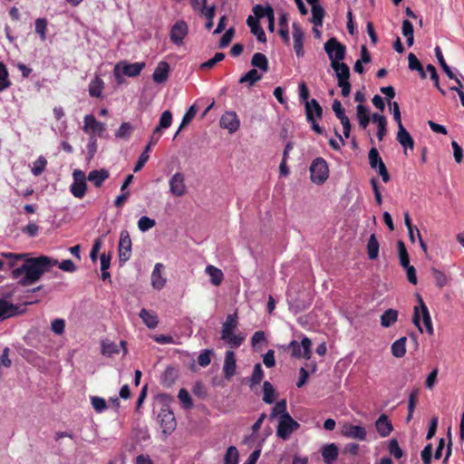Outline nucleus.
<instances>
[{
  "label": "nucleus",
  "mask_w": 464,
  "mask_h": 464,
  "mask_svg": "<svg viewBox=\"0 0 464 464\" xmlns=\"http://www.w3.org/2000/svg\"><path fill=\"white\" fill-rule=\"evenodd\" d=\"M356 114L360 127L365 130L370 122L368 108L362 104H358L356 107Z\"/></svg>",
  "instance_id": "31"
},
{
  "label": "nucleus",
  "mask_w": 464,
  "mask_h": 464,
  "mask_svg": "<svg viewBox=\"0 0 464 464\" xmlns=\"http://www.w3.org/2000/svg\"><path fill=\"white\" fill-rule=\"evenodd\" d=\"M417 298H418L419 307L420 309V313H421V316H422V320H423V324L425 325L426 331L429 334H432L433 327H432V322H431L429 309H428L427 305L425 304L422 297L420 295H417Z\"/></svg>",
  "instance_id": "23"
},
{
  "label": "nucleus",
  "mask_w": 464,
  "mask_h": 464,
  "mask_svg": "<svg viewBox=\"0 0 464 464\" xmlns=\"http://www.w3.org/2000/svg\"><path fill=\"white\" fill-rule=\"evenodd\" d=\"M178 398L185 409L189 410L193 407L192 399H191L188 392L186 389L181 388L179 391Z\"/></svg>",
  "instance_id": "53"
},
{
  "label": "nucleus",
  "mask_w": 464,
  "mask_h": 464,
  "mask_svg": "<svg viewBox=\"0 0 464 464\" xmlns=\"http://www.w3.org/2000/svg\"><path fill=\"white\" fill-rule=\"evenodd\" d=\"M304 109L306 119H308V114L314 117L316 120L322 119L323 108L315 99H312L309 102H306Z\"/></svg>",
  "instance_id": "29"
},
{
  "label": "nucleus",
  "mask_w": 464,
  "mask_h": 464,
  "mask_svg": "<svg viewBox=\"0 0 464 464\" xmlns=\"http://www.w3.org/2000/svg\"><path fill=\"white\" fill-rule=\"evenodd\" d=\"M397 246H398V252H399V257H400V265L402 267L409 266L410 257H409V254L407 252L405 244L401 240H399L397 242Z\"/></svg>",
  "instance_id": "45"
},
{
  "label": "nucleus",
  "mask_w": 464,
  "mask_h": 464,
  "mask_svg": "<svg viewBox=\"0 0 464 464\" xmlns=\"http://www.w3.org/2000/svg\"><path fill=\"white\" fill-rule=\"evenodd\" d=\"M91 401L93 409L97 412H102L107 409V403L103 398L94 396L91 398Z\"/></svg>",
  "instance_id": "62"
},
{
  "label": "nucleus",
  "mask_w": 464,
  "mask_h": 464,
  "mask_svg": "<svg viewBox=\"0 0 464 464\" xmlns=\"http://www.w3.org/2000/svg\"><path fill=\"white\" fill-rule=\"evenodd\" d=\"M178 377V371L174 367H168L161 378V383L166 386L172 385Z\"/></svg>",
  "instance_id": "43"
},
{
  "label": "nucleus",
  "mask_w": 464,
  "mask_h": 464,
  "mask_svg": "<svg viewBox=\"0 0 464 464\" xmlns=\"http://www.w3.org/2000/svg\"><path fill=\"white\" fill-rule=\"evenodd\" d=\"M73 182L70 186L71 193L77 198H82L86 193V177L81 169H75L72 173Z\"/></svg>",
  "instance_id": "6"
},
{
  "label": "nucleus",
  "mask_w": 464,
  "mask_h": 464,
  "mask_svg": "<svg viewBox=\"0 0 464 464\" xmlns=\"http://www.w3.org/2000/svg\"><path fill=\"white\" fill-rule=\"evenodd\" d=\"M47 24L46 18H38L35 20V32L39 34L42 41L46 40Z\"/></svg>",
  "instance_id": "50"
},
{
  "label": "nucleus",
  "mask_w": 464,
  "mask_h": 464,
  "mask_svg": "<svg viewBox=\"0 0 464 464\" xmlns=\"http://www.w3.org/2000/svg\"><path fill=\"white\" fill-rule=\"evenodd\" d=\"M83 123L82 130L85 133L92 132V134L101 136L105 130V124L98 121L92 114L86 115L83 119ZM90 140L93 144H95L96 138L94 135H92Z\"/></svg>",
  "instance_id": "7"
},
{
  "label": "nucleus",
  "mask_w": 464,
  "mask_h": 464,
  "mask_svg": "<svg viewBox=\"0 0 464 464\" xmlns=\"http://www.w3.org/2000/svg\"><path fill=\"white\" fill-rule=\"evenodd\" d=\"M9 73L6 66L0 62V92H3L11 86Z\"/></svg>",
  "instance_id": "44"
},
{
  "label": "nucleus",
  "mask_w": 464,
  "mask_h": 464,
  "mask_svg": "<svg viewBox=\"0 0 464 464\" xmlns=\"http://www.w3.org/2000/svg\"><path fill=\"white\" fill-rule=\"evenodd\" d=\"M432 445L427 444L420 452V457L424 464H431L432 459Z\"/></svg>",
  "instance_id": "64"
},
{
  "label": "nucleus",
  "mask_w": 464,
  "mask_h": 464,
  "mask_svg": "<svg viewBox=\"0 0 464 464\" xmlns=\"http://www.w3.org/2000/svg\"><path fill=\"white\" fill-rule=\"evenodd\" d=\"M46 166H47V160L44 156H40L34 162V167L32 168V173L35 177H38L44 171Z\"/></svg>",
  "instance_id": "52"
},
{
  "label": "nucleus",
  "mask_w": 464,
  "mask_h": 464,
  "mask_svg": "<svg viewBox=\"0 0 464 464\" xmlns=\"http://www.w3.org/2000/svg\"><path fill=\"white\" fill-rule=\"evenodd\" d=\"M285 413H288L286 410V401L283 399L276 403L270 414V418L273 419L276 416H284Z\"/></svg>",
  "instance_id": "55"
},
{
  "label": "nucleus",
  "mask_w": 464,
  "mask_h": 464,
  "mask_svg": "<svg viewBox=\"0 0 464 464\" xmlns=\"http://www.w3.org/2000/svg\"><path fill=\"white\" fill-rule=\"evenodd\" d=\"M312 341L304 336L301 343L297 341L293 340L288 344V348L291 349V354L295 358H304L305 360H309L312 356Z\"/></svg>",
  "instance_id": "3"
},
{
  "label": "nucleus",
  "mask_w": 464,
  "mask_h": 464,
  "mask_svg": "<svg viewBox=\"0 0 464 464\" xmlns=\"http://www.w3.org/2000/svg\"><path fill=\"white\" fill-rule=\"evenodd\" d=\"M238 451L235 446H229L224 457V464H237Z\"/></svg>",
  "instance_id": "49"
},
{
  "label": "nucleus",
  "mask_w": 464,
  "mask_h": 464,
  "mask_svg": "<svg viewBox=\"0 0 464 464\" xmlns=\"http://www.w3.org/2000/svg\"><path fill=\"white\" fill-rule=\"evenodd\" d=\"M246 24L250 28V32L256 36L257 40L261 43L266 42V36L265 31L260 26L259 21L254 16L249 15L246 19Z\"/></svg>",
  "instance_id": "21"
},
{
  "label": "nucleus",
  "mask_w": 464,
  "mask_h": 464,
  "mask_svg": "<svg viewBox=\"0 0 464 464\" xmlns=\"http://www.w3.org/2000/svg\"><path fill=\"white\" fill-rule=\"evenodd\" d=\"M389 452L391 455H392L397 459H399L402 457L403 451L400 448L399 443L396 439L391 440V441L389 443Z\"/></svg>",
  "instance_id": "59"
},
{
  "label": "nucleus",
  "mask_w": 464,
  "mask_h": 464,
  "mask_svg": "<svg viewBox=\"0 0 464 464\" xmlns=\"http://www.w3.org/2000/svg\"><path fill=\"white\" fill-rule=\"evenodd\" d=\"M263 401L266 403L271 404L275 401V389L269 382H265L263 384Z\"/></svg>",
  "instance_id": "48"
},
{
  "label": "nucleus",
  "mask_w": 464,
  "mask_h": 464,
  "mask_svg": "<svg viewBox=\"0 0 464 464\" xmlns=\"http://www.w3.org/2000/svg\"><path fill=\"white\" fill-rule=\"evenodd\" d=\"M140 317L142 319L143 323L150 329L155 328L159 324L157 315L145 308L140 310Z\"/></svg>",
  "instance_id": "38"
},
{
  "label": "nucleus",
  "mask_w": 464,
  "mask_h": 464,
  "mask_svg": "<svg viewBox=\"0 0 464 464\" xmlns=\"http://www.w3.org/2000/svg\"><path fill=\"white\" fill-rule=\"evenodd\" d=\"M0 256L7 259L6 266L9 269L12 271L18 266V263L22 261L24 263V260L27 256V253H11V252H0Z\"/></svg>",
  "instance_id": "19"
},
{
  "label": "nucleus",
  "mask_w": 464,
  "mask_h": 464,
  "mask_svg": "<svg viewBox=\"0 0 464 464\" xmlns=\"http://www.w3.org/2000/svg\"><path fill=\"white\" fill-rule=\"evenodd\" d=\"M221 339L227 343L233 348H238L244 341L243 336L234 334V333L228 334L227 338Z\"/></svg>",
  "instance_id": "61"
},
{
  "label": "nucleus",
  "mask_w": 464,
  "mask_h": 464,
  "mask_svg": "<svg viewBox=\"0 0 464 464\" xmlns=\"http://www.w3.org/2000/svg\"><path fill=\"white\" fill-rule=\"evenodd\" d=\"M234 34H235L234 27H230L228 30H227L219 40V44H218L219 48L227 47L232 41Z\"/></svg>",
  "instance_id": "60"
},
{
  "label": "nucleus",
  "mask_w": 464,
  "mask_h": 464,
  "mask_svg": "<svg viewBox=\"0 0 464 464\" xmlns=\"http://www.w3.org/2000/svg\"><path fill=\"white\" fill-rule=\"evenodd\" d=\"M435 56L440 65V67L442 68L443 72L446 73V75L450 78V79H455V74L454 72H452V70L450 69V67L447 64V63L445 62V59L443 57V54H442V52H441V49L440 46H436L435 48Z\"/></svg>",
  "instance_id": "40"
},
{
  "label": "nucleus",
  "mask_w": 464,
  "mask_h": 464,
  "mask_svg": "<svg viewBox=\"0 0 464 464\" xmlns=\"http://www.w3.org/2000/svg\"><path fill=\"white\" fill-rule=\"evenodd\" d=\"M118 63H121V72L129 77H136L140 75V72L145 67V63H128L126 61H121Z\"/></svg>",
  "instance_id": "16"
},
{
  "label": "nucleus",
  "mask_w": 464,
  "mask_h": 464,
  "mask_svg": "<svg viewBox=\"0 0 464 464\" xmlns=\"http://www.w3.org/2000/svg\"><path fill=\"white\" fill-rule=\"evenodd\" d=\"M331 67L336 73L338 82L349 81L350 69L346 63L341 62L335 63L334 61H333V63H331Z\"/></svg>",
  "instance_id": "26"
},
{
  "label": "nucleus",
  "mask_w": 464,
  "mask_h": 464,
  "mask_svg": "<svg viewBox=\"0 0 464 464\" xmlns=\"http://www.w3.org/2000/svg\"><path fill=\"white\" fill-rule=\"evenodd\" d=\"M169 65L167 62H160L154 70L152 79L157 83H161L168 79Z\"/></svg>",
  "instance_id": "25"
},
{
  "label": "nucleus",
  "mask_w": 464,
  "mask_h": 464,
  "mask_svg": "<svg viewBox=\"0 0 464 464\" xmlns=\"http://www.w3.org/2000/svg\"><path fill=\"white\" fill-rule=\"evenodd\" d=\"M198 111V109L195 105H191L189 107V109L186 111V113L184 114L183 118H182V121H181V123L179 127V130H177V132L175 133L174 135V138L175 139L178 134L179 133V131L187 125H188L192 120L194 119V117L196 116V113Z\"/></svg>",
  "instance_id": "41"
},
{
  "label": "nucleus",
  "mask_w": 464,
  "mask_h": 464,
  "mask_svg": "<svg viewBox=\"0 0 464 464\" xmlns=\"http://www.w3.org/2000/svg\"><path fill=\"white\" fill-rule=\"evenodd\" d=\"M376 430L381 437H387L392 431V424L387 415L382 414L375 422Z\"/></svg>",
  "instance_id": "22"
},
{
  "label": "nucleus",
  "mask_w": 464,
  "mask_h": 464,
  "mask_svg": "<svg viewBox=\"0 0 464 464\" xmlns=\"http://www.w3.org/2000/svg\"><path fill=\"white\" fill-rule=\"evenodd\" d=\"M131 239L127 230H122L120 235L119 258L120 262H126L131 256Z\"/></svg>",
  "instance_id": "9"
},
{
  "label": "nucleus",
  "mask_w": 464,
  "mask_h": 464,
  "mask_svg": "<svg viewBox=\"0 0 464 464\" xmlns=\"http://www.w3.org/2000/svg\"><path fill=\"white\" fill-rule=\"evenodd\" d=\"M236 354L233 351H227L225 354V362L223 373L227 380H230L236 373Z\"/></svg>",
  "instance_id": "15"
},
{
  "label": "nucleus",
  "mask_w": 464,
  "mask_h": 464,
  "mask_svg": "<svg viewBox=\"0 0 464 464\" xmlns=\"http://www.w3.org/2000/svg\"><path fill=\"white\" fill-rule=\"evenodd\" d=\"M160 420V428L165 435L171 434L177 426V421L174 413L169 410L162 409L158 415Z\"/></svg>",
  "instance_id": "8"
},
{
  "label": "nucleus",
  "mask_w": 464,
  "mask_h": 464,
  "mask_svg": "<svg viewBox=\"0 0 464 464\" xmlns=\"http://www.w3.org/2000/svg\"><path fill=\"white\" fill-rule=\"evenodd\" d=\"M312 182L322 185L329 177L327 162L324 159L318 157L314 159L309 168Z\"/></svg>",
  "instance_id": "2"
},
{
  "label": "nucleus",
  "mask_w": 464,
  "mask_h": 464,
  "mask_svg": "<svg viewBox=\"0 0 464 464\" xmlns=\"http://www.w3.org/2000/svg\"><path fill=\"white\" fill-rule=\"evenodd\" d=\"M104 88L103 81L99 77L95 76L89 84V94L91 97L100 98Z\"/></svg>",
  "instance_id": "33"
},
{
  "label": "nucleus",
  "mask_w": 464,
  "mask_h": 464,
  "mask_svg": "<svg viewBox=\"0 0 464 464\" xmlns=\"http://www.w3.org/2000/svg\"><path fill=\"white\" fill-rule=\"evenodd\" d=\"M341 433L345 438L354 439L361 441L365 440L367 435L364 427L351 423H344L342 427Z\"/></svg>",
  "instance_id": "12"
},
{
  "label": "nucleus",
  "mask_w": 464,
  "mask_h": 464,
  "mask_svg": "<svg viewBox=\"0 0 464 464\" xmlns=\"http://www.w3.org/2000/svg\"><path fill=\"white\" fill-rule=\"evenodd\" d=\"M251 65L266 72L269 69L268 60L262 53H256L251 59Z\"/></svg>",
  "instance_id": "32"
},
{
  "label": "nucleus",
  "mask_w": 464,
  "mask_h": 464,
  "mask_svg": "<svg viewBox=\"0 0 464 464\" xmlns=\"http://www.w3.org/2000/svg\"><path fill=\"white\" fill-rule=\"evenodd\" d=\"M188 33V24L185 21H177L170 29V41L176 45H181L184 38Z\"/></svg>",
  "instance_id": "10"
},
{
  "label": "nucleus",
  "mask_w": 464,
  "mask_h": 464,
  "mask_svg": "<svg viewBox=\"0 0 464 464\" xmlns=\"http://www.w3.org/2000/svg\"><path fill=\"white\" fill-rule=\"evenodd\" d=\"M133 130L134 128L130 122H123L115 132V136L119 139L128 140L130 137Z\"/></svg>",
  "instance_id": "46"
},
{
  "label": "nucleus",
  "mask_w": 464,
  "mask_h": 464,
  "mask_svg": "<svg viewBox=\"0 0 464 464\" xmlns=\"http://www.w3.org/2000/svg\"><path fill=\"white\" fill-rule=\"evenodd\" d=\"M58 261L47 256L30 257L29 254L19 267L11 271L13 279H18L21 286H29L38 282L42 276L56 266Z\"/></svg>",
  "instance_id": "1"
},
{
  "label": "nucleus",
  "mask_w": 464,
  "mask_h": 464,
  "mask_svg": "<svg viewBox=\"0 0 464 464\" xmlns=\"http://www.w3.org/2000/svg\"><path fill=\"white\" fill-rule=\"evenodd\" d=\"M199 13L207 18V23L205 26L208 30H210L214 24L213 19L216 14V6L212 5L209 7H206V9L201 10V12Z\"/></svg>",
  "instance_id": "51"
},
{
  "label": "nucleus",
  "mask_w": 464,
  "mask_h": 464,
  "mask_svg": "<svg viewBox=\"0 0 464 464\" xmlns=\"http://www.w3.org/2000/svg\"><path fill=\"white\" fill-rule=\"evenodd\" d=\"M431 271L436 285L440 288L445 286L448 282L446 275L436 268H432Z\"/></svg>",
  "instance_id": "57"
},
{
  "label": "nucleus",
  "mask_w": 464,
  "mask_h": 464,
  "mask_svg": "<svg viewBox=\"0 0 464 464\" xmlns=\"http://www.w3.org/2000/svg\"><path fill=\"white\" fill-rule=\"evenodd\" d=\"M406 337H401L392 344V353L396 358H401L406 353Z\"/></svg>",
  "instance_id": "36"
},
{
  "label": "nucleus",
  "mask_w": 464,
  "mask_h": 464,
  "mask_svg": "<svg viewBox=\"0 0 464 464\" xmlns=\"http://www.w3.org/2000/svg\"><path fill=\"white\" fill-rule=\"evenodd\" d=\"M164 266L160 263H157L151 273V285L153 288L160 290L166 284V279L162 276V271Z\"/></svg>",
  "instance_id": "20"
},
{
  "label": "nucleus",
  "mask_w": 464,
  "mask_h": 464,
  "mask_svg": "<svg viewBox=\"0 0 464 464\" xmlns=\"http://www.w3.org/2000/svg\"><path fill=\"white\" fill-rule=\"evenodd\" d=\"M169 192L174 197H182L186 194L187 188L185 177L181 172H176L169 181Z\"/></svg>",
  "instance_id": "11"
},
{
  "label": "nucleus",
  "mask_w": 464,
  "mask_h": 464,
  "mask_svg": "<svg viewBox=\"0 0 464 464\" xmlns=\"http://www.w3.org/2000/svg\"><path fill=\"white\" fill-rule=\"evenodd\" d=\"M368 158H369V164H370L371 168L373 169H377V167L381 165V162H383L377 149L374 147H372L369 150Z\"/></svg>",
  "instance_id": "54"
},
{
  "label": "nucleus",
  "mask_w": 464,
  "mask_h": 464,
  "mask_svg": "<svg viewBox=\"0 0 464 464\" xmlns=\"http://www.w3.org/2000/svg\"><path fill=\"white\" fill-rule=\"evenodd\" d=\"M108 178L109 171L104 169L92 170L87 177L88 180L92 182L96 188H100Z\"/></svg>",
  "instance_id": "27"
},
{
  "label": "nucleus",
  "mask_w": 464,
  "mask_h": 464,
  "mask_svg": "<svg viewBox=\"0 0 464 464\" xmlns=\"http://www.w3.org/2000/svg\"><path fill=\"white\" fill-rule=\"evenodd\" d=\"M379 246L375 234H372L367 243V254L370 260H375L378 257Z\"/></svg>",
  "instance_id": "35"
},
{
  "label": "nucleus",
  "mask_w": 464,
  "mask_h": 464,
  "mask_svg": "<svg viewBox=\"0 0 464 464\" xmlns=\"http://www.w3.org/2000/svg\"><path fill=\"white\" fill-rule=\"evenodd\" d=\"M324 51L333 63H340L345 57L346 48L336 38L333 37L324 44Z\"/></svg>",
  "instance_id": "4"
},
{
  "label": "nucleus",
  "mask_w": 464,
  "mask_h": 464,
  "mask_svg": "<svg viewBox=\"0 0 464 464\" xmlns=\"http://www.w3.org/2000/svg\"><path fill=\"white\" fill-rule=\"evenodd\" d=\"M156 221L149 217L143 216L138 221V227L140 231L145 232L155 227Z\"/></svg>",
  "instance_id": "56"
},
{
  "label": "nucleus",
  "mask_w": 464,
  "mask_h": 464,
  "mask_svg": "<svg viewBox=\"0 0 464 464\" xmlns=\"http://www.w3.org/2000/svg\"><path fill=\"white\" fill-rule=\"evenodd\" d=\"M397 140L404 148L405 153L407 149L413 150L414 148V140L403 125L398 127Z\"/></svg>",
  "instance_id": "18"
},
{
  "label": "nucleus",
  "mask_w": 464,
  "mask_h": 464,
  "mask_svg": "<svg viewBox=\"0 0 464 464\" xmlns=\"http://www.w3.org/2000/svg\"><path fill=\"white\" fill-rule=\"evenodd\" d=\"M19 314V307L5 299H0V320L10 318Z\"/></svg>",
  "instance_id": "17"
},
{
  "label": "nucleus",
  "mask_w": 464,
  "mask_h": 464,
  "mask_svg": "<svg viewBox=\"0 0 464 464\" xmlns=\"http://www.w3.org/2000/svg\"><path fill=\"white\" fill-rule=\"evenodd\" d=\"M237 326V314H228L225 323L222 325L221 338H227L228 334H232Z\"/></svg>",
  "instance_id": "28"
},
{
  "label": "nucleus",
  "mask_w": 464,
  "mask_h": 464,
  "mask_svg": "<svg viewBox=\"0 0 464 464\" xmlns=\"http://www.w3.org/2000/svg\"><path fill=\"white\" fill-rule=\"evenodd\" d=\"M279 31L278 34L281 36L285 44H289V32H288V19L285 14H282L279 17Z\"/></svg>",
  "instance_id": "39"
},
{
  "label": "nucleus",
  "mask_w": 464,
  "mask_h": 464,
  "mask_svg": "<svg viewBox=\"0 0 464 464\" xmlns=\"http://www.w3.org/2000/svg\"><path fill=\"white\" fill-rule=\"evenodd\" d=\"M206 273L209 276L210 282L213 285L218 286V285H221V283L224 279V274L221 271V269H219L212 265H208L206 267Z\"/></svg>",
  "instance_id": "30"
},
{
  "label": "nucleus",
  "mask_w": 464,
  "mask_h": 464,
  "mask_svg": "<svg viewBox=\"0 0 464 464\" xmlns=\"http://www.w3.org/2000/svg\"><path fill=\"white\" fill-rule=\"evenodd\" d=\"M262 79V74L256 68L249 70L242 75L238 81L239 83L247 82L249 86H253L256 82Z\"/></svg>",
  "instance_id": "37"
},
{
  "label": "nucleus",
  "mask_w": 464,
  "mask_h": 464,
  "mask_svg": "<svg viewBox=\"0 0 464 464\" xmlns=\"http://www.w3.org/2000/svg\"><path fill=\"white\" fill-rule=\"evenodd\" d=\"M321 453L325 464H333L338 458L339 450L334 443H331L324 446Z\"/></svg>",
  "instance_id": "24"
},
{
  "label": "nucleus",
  "mask_w": 464,
  "mask_h": 464,
  "mask_svg": "<svg viewBox=\"0 0 464 464\" xmlns=\"http://www.w3.org/2000/svg\"><path fill=\"white\" fill-rule=\"evenodd\" d=\"M211 350H204L198 357V362L201 367H207L211 362Z\"/></svg>",
  "instance_id": "63"
},
{
  "label": "nucleus",
  "mask_w": 464,
  "mask_h": 464,
  "mask_svg": "<svg viewBox=\"0 0 464 464\" xmlns=\"http://www.w3.org/2000/svg\"><path fill=\"white\" fill-rule=\"evenodd\" d=\"M219 123L221 128L228 130L230 133L237 131L240 125L238 117L235 111H226L221 116Z\"/></svg>",
  "instance_id": "13"
},
{
  "label": "nucleus",
  "mask_w": 464,
  "mask_h": 464,
  "mask_svg": "<svg viewBox=\"0 0 464 464\" xmlns=\"http://www.w3.org/2000/svg\"><path fill=\"white\" fill-rule=\"evenodd\" d=\"M324 9L319 5H313L312 6V23L314 26H322L323 19L324 17Z\"/></svg>",
  "instance_id": "42"
},
{
  "label": "nucleus",
  "mask_w": 464,
  "mask_h": 464,
  "mask_svg": "<svg viewBox=\"0 0 464 464\" xmlns=\"http://www.w3.org/2000/svg\"><path fill=\"white\" fill-rule=\"evenodd\" d=\"M264 378V371L260 363H256L254 366L253 373L250 379V387L259 384Z\"/></svg>",
  "instance_id": "47"
},
{
  "label": "nucleus",
  "mask_w": 464,
  "mask_h": 464,
  "mask_svg": "<svg viewBox=\"0 0 464 464\" xmlns=\"http://www.w3.org/2000/svg\"><path fill=\"white\" fill-rule=\"evenodd\" d=\"M293 28V40H294V49L298 57L304 56V32L301 26L294 23L292 25Z\"/></svg>",
  "instance_id": "14"
},
{
  "label": "nucleus",
  "mask_w": 464,
  "mask_h": 464,
  "mask_svg": "<svg viewBox=\"0 0 464 464\" xmlns=\"http://www.w3.org/2000/svg\"><path fill=\"white\" fill-rule=\"evenodd\" d=\"M172 122V113L170 111H165L161 113L160 118L159 125L157 126L160 130L167 129L171 125Z\"/></svg>",
  "instance_id": "58"
},
{
  "label": "nucleus",
  "mask_w": 464,
  "mask_h": 464,
  "mask_svg": "<svg viewBox=\"0 0 464 464\" xmlns=\"http://www.w3.org/2000/svg\"><path fill=\"white\" fill-rule=\"evenodd\" d=\"M398 311L394 309H388L381 315V325L388 328L392 325L398 319Z\"/></svg>",
  "instance_id": "34"
},
{
  "label": "nucleus",
  "mask_w": 464,
  "mask_h": 464,
  "mask_svg": "<svg viewBox=\"0 0 464 464\" xmlns=\"http://www.w3.org/2000/svg\"><path fill=\"white\" fill-rule=\"evenodd\" d=\"M300 424L295 420L289 413L280 416L277 425V436L283 440H286L292 432L296 430Z\"/></svg>",
  "instance_id": "5"
}]
</instances>
